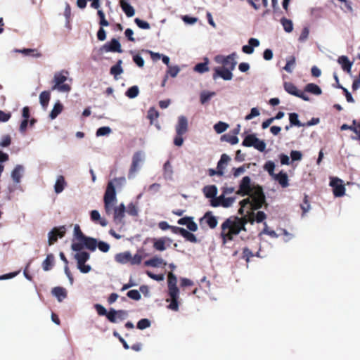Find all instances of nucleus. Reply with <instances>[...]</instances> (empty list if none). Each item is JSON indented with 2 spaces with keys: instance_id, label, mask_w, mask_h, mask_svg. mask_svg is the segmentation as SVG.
Here are the masks:
<instances>
[{
  "instance_id": "nucleus-15",
  "label": "nucleus",
  "mask_w": 360,
  "mask_h": 360,
  "mask_svg": "<svg viewBox=\"0 0 360 360\" xmlns=\"http://www.w3.org/2000/svg\"><path fill=\"white\" fill-rule=\"evenodd\" d=\"M330 185L333 187V194L335 197H342L345 195V187L341 179L338 178L333 179Z\"/></svg>"
},
{
  "instance_id": "nucleus-53",
  "label": "nucleus",
  "mask_w": 360,
  "mask_h": 360,
  "mask_svg": "<svg viewBox=\"0 0 360 360\" xmlns=\"http://www.w3.org/2000/svg\"><path fill=\"white\" fill-rule=\"evenodd\" d=\"M164 175L167 179H172V169L169 161H167L164 165Z\"/></svg>"
},
{
  "instance_id": "nucleus-52",
  "label": "nucleus",
  "mask_w": 360,
  "mask_h": 360,
  "mask_svg": "<svg viewBox=\"0 0 360 360\" xmlns=\"http://www.w3.org/2000/svg\"><path fill=\"white\" fill-rule=\"evenodd\" d=\"M259 152H264L266 149V143L263 140L259 139L257 137L255 142V145L252 146Z\"/></svg>"
},
{
  "instance_id": "nucleus-61",
  "label": "nucleus",
  "mask_w": 360,
  "mask_h": 360,
  "mask_svg": "<svg viewBox=\"0 0 360 360\" xmlns=\"http://www.w3.org/2000/svg\"><path fill=\"white\" fill-rule=\"evenodd\" d=\"M254 256L252 250L248 248L245 247L243 249V258L245 259L247 262H249L250 259Z\"/></svg>"
},
{
  "instance_id": "nucleus-56",
  "label": "nucleus",
  "mask_w": 360,
  "mask_h": 360,
  "mask_svg": "<svg viewBox=\"0 0 360 360\" xmlns=\"http://www.w3.org/2000/svg\"><path fill=\"white\" fill-rule=\"evenodd\" d=\"M150 326V321L148 319H142L137 323V328L140 330H144Z\"/></svg>"
},
{
  "instance_id": "nucleus-9",
  "label": "nucleus",
  "mask_w": 360,
  "mask_h": 360,
  "mask_svg": "<svg viewBox=\"0 0 360 360\" xmlns=\"http://www.w3.org/2000/svg\"><path fill=\"white\" fill-rule=\"evenodd\" d=\"M99 51L101 53L108 52L122 53V50L120 41L117 39H112L110 41L107 42L102 46L100 48Z\"/></svg>"
},
{
  "instance_id": "nucleus-5",
  "label": "nucleus",
  "mask_w": 360,
  "mask_h": 360,
  "mask_svg": "<svg viewBox=\"0 0 360 360\" xmlns=\"http://www.w3.org/2000/svg\"><path fill=\"white\" fill-rule=\"evenodd\" d=\"M251 198V210H257L262 207L264 205L266 207L267 204L265 200V195L263 191V188L260 186H253L252 192L250 193Z\"/></svg>"
},
{
  "instance_id": "nucleus-26",
  "label": "nucleus",
  "mask_w": 360,
  "mask_h": 360,
  "mask_svg": "<svg viewBox=\"0 0 360 360\" xmlns=\"http://www.w3.org/2000/svg\"><path fill=\"white\" fill-rule=\"evenodd\" d=\"M248 44L242 47V51L247 54H251L254 51V47H257L259 45V41L255 38H250Z\"/></svg>"
},
{
  "instance_id": "nucleus-13",
  "label": "nucleus",
  "mask_w": 360,
  "mask_h": 360,
  "mask_svg": "<svg viewBox=\"0 0 360 360\" xmlns=\"http://www.w3.org/2000/svg\"><path fill=\"white\" fill-rule=\"evenodd\" d=\"M127 184V179L124 176L116 177L108 181L105 191L116 193V188H122Z\"/></svg>"
},
{
  "instance_id": "nucleus-8",
  "label": "nucleus",
  "mask_w": 360,
  "mask_h": 360,
  "mask_svg": "<svg viewBox=\"0 0 360 360\" xmlns=\"http://www.w3.org/2000/svg\"><path fill=\"white\" fill-rule=\"evenodd\" d=\"M235 199L236 198L233 197L225 198V195L222 194L218 197L215 196L214 198L211 199L210 205L214 207L219 206H222L223 207H229L234 202Z\"/></svg>"
},
{
  "instance_id": "nucleus-35",
  "label": "nucleus",
  "mask_w": 360,
  "mask_h": 360,
  "mask_svg": "<svg viewBox=\"0 0 360 360\" xmlns=\"http://www.w3.org/2000/svg\"><path fill=\"white\" fill-rule=\"evenodd\" d=\"M191 232L192 231H189L181 228V236L184 237L187 241H189L193 243H196L199 242L196 236Z\"/></svg>"
},
{
  "instance_id": "nucleus-39",
  "label": "nucleus",
  "mask_w": 360,
  "mask_h": 360,
  "mask_svg": "<svg viewBox=\"0 0 360 360\" xmlns=\"http://www.w3.org/2000/svg\"><path fill=\"white\" fill-rule=\"evenodd\" d=\"M121 8L127 17L131 18L134 15L135 10L128 2H123Z\"/></svg>"
},
{
  "instance_id": "nucleus-41",
  "label": "nucleus",
  "mask_w": 360,
  "mask_h": 360,
  "mask_svg": "<svg viewBox=\"0 0 360 360\" xmlns=\"http://www.w3.org/2000/svg\"><path fill=\"white\" fill-rule=\"evenodd\" d=\"M257 136L255 134H249L245 137L242 145L245 147H252L255 145Z\"/></svg>"
},
{
  "instance_id": "nucleus-42",
  "label": "nucleus",
  "mask_w": 360,
  "mask_h": 360,
  "mask_svg": "<svg viewBox=\"0 0 360 360\" xmlns=\"http://www.w3.org/2000/svg\"><path fill=\"white\" fill-rule=\"evenodd\" d=\"M158 226L160 229L165 231L167 229H171L172 232L174 233H177L180 232V228L176 226H170L167 221H160L158 224Z\"/></svg>"
},
{
  "instance_id": "nucleus-23",
  "label": "nucleus",
  "mask_w": 360,
  "mask_h": 360,
  "mask_svg": "<svg viewBox=\"0 0 360 360\" xmlns=\"http://www.w3.org/2000/svg\"><path fill=\"white\" fill-rule=\"evenodd\" d=\"M181 225H184L188 229V231L195 232L198 230V225L193 221V217H185L181 218Z\"/></svg>"
},
{
  "instance_id": "nucleus-60",
  "label": "nucleus",
  "mask_w": 360,
  "mask_h": 360,
  "mask_svg": "<svg viewBox=\"0 0 360 360\" xmlns=\"http://www.w3.org/2000/svg\"><path fill=\"white\" fill-rule=\"evenodd\" d=\"M214 92H202L200 94V102L202 104L207 103L213 96Z\"/></svg>"
},
{
  "instance_id": "nucleus-38",
  "label": "nucleus",
  "mask_w": 360,
  "mask_h": 360,
  "mask_svg": "<svg viewBox=\"0 0 360 360\" xmlns=\"http://www.w3.org/2000/svg\"><path fill=\"white\" fill-rule=\"evenodd\" d=\"M54 257L52 254H49L46 256V259L42 263V268L45 271H49L53 264Z\"/></svg>"
},
{
  "instance_id": "nucleus-51",
  "label": "nucleus",
  "mask_w": 360,
  "mask_h": 360,
  "mask_svg": "<svg viewBox=\"0 0 360 360\" xmlns=\"http://www.w3.org/2000/svg\"><path fill=\"white\" fill-rule=\"evenodd\" d=\"M112 132L110 127H102L97 129L96 136H103L109 135Z\"/></svg>"
},
{
  "instance_id": "nucleus-54",
  "label": "nucleus",
  "mask_w": 360,
  "mask_h": 360,
  "mask_svg": "<svg viewBox=\"0 0 360 360\" xmlns=\"http://www.w3.org/2000/svg\"><path fill=\"white\" fill-rule=\"evenodd\" d=\"M127 212L129 215L137 216L139 213L137 206L133 202H130L127 207Z\"/></svg>"
},
{
  "instance_id": "nucleus-22",
  "label": "nucleus",
  "mask_w": 360,
  "mask_h": 360,
  "mask_svg": "<svg viewBox=\"0 0 360 360\" xmlns=\"http://www.w3.org/2000/svg\"><path fill=\"white\" fill-rule=\"evenodd\" d=\"M122 60H119L115 65L110 68V72L114 77L115 80L120 79V76L123 73L124 70L122 67Z\"/></svg>"
},
{
  "instance_id": "nucleus-7",
  "label": "nucleus",
  "mask_w": 360,
  "mask_h": 360,
  "mask_svg": "<svg viewBox=\"0 0 360 360\" xmlns=\"http://www.w3.org/2000/svg\"><path fill=\"white\" fill-rule=\"evenodd\" d=\"M237 58L236 53L233 52L227 56H217L215 58L216 62L223 65L222 68H226L228 69L234 70L237 62L236 60Z\"/></svg>"
},
{
  "instance_id": "nucleus-36",
  "label": "nucleus",
  "mask_w": 360,
  "mask_h": 360,
  "mask_svg": "<svg viewBox=\"0 0 360 360\" xmlns=\"http://www.w3.org/2000/svg\"><path fill=\"white\" fill-rule=\"evenodd\" d=\"M304 90L314 95H320L322 92L321 88L314 83L307 84L305 86Z\"/></svg>"
},
{
  "instance_id": "nucleus-63",
  "label": "nucleus",
  "mask_w": 360,
  "mask_h": 360,
  "mask_svg": "<svg viewBox=\"0 0 360 360\" xmlns=\"http://www.w3.org/2000/svg\"><path fill=\"white\" fill-rule=\"evenodd\" d=\"M127 296L134 300H139L141 297L140 292L137 290H129L127 292Z\"/></svg>"
},
{
  "instance_id": "nucleus-57",
  "label": "nucleus",
  "mask_w": 360,
  "mask_h": 360,
  "mask_svg": "<svg viewBox=\"0 0 360 360\" xmlns=\"http://www.w3.org/2000/svg\"><path fill=\"white\" fill-rule=\"evenodd\" d=\"M134 22L141 29L149 30L150 28V24L148 22L142 20L139 18H135Z\"/></svg>"
},
{
  "instance_id": "nucleus-17",
  "label": "nucleus",
  "mask_w": 360,
  "mask_h": 360,
  "mask_svg": "<svg viewBox=\"0 0 360 360\" xmlns=\"http://www.w3.org/2000/svg\"><path fill=\"white\" fill-rule=\"evenodd\" d=\"M233 70L228 69L226 68H216L214 73L213 74V79L215 80L218 77L224 80H231L233 78L232 71Z\"/></svg>"
},
{
  "instance_id": "nucleus-46",
  "label": "nucleus",
  "mask_w": 360,
  "mask_h": 360,
  "mask_svg": "<svg viewBox=\"0 0 360 360\" xmlns=\"http://www.w3.org/2000/svg\"><path fill=\"white\" fill-rule=\"evenodd\" d=\"M281 22L283 27L284 30L286 32H291L293 30V25L290 20H288L285 18H283L281 20Z\"/></svg>"
},
{
  "instance_id": "nucleus-44",
  "label": "nucleus",
  "mask_w": 360,
  "mask_h": 360,
  "mask_svg": "<svg viewBox=\"0 0 360 360\" xmlns=\"http://www.w3.org/2000/svg\"><path fill=\"white\" fill-rule=\"evenodd\" d=\"M71 15V8L68 3H65V11H64V16L65 18V27L68 29H70V19Z\"/></svg>"
},
{
  "instance_id": "nucleus-10",
  "label": "nucleus",
  "mask_w": 360,
  "mask_h": 360,
  "mask_svg": "<svg viewBox=\"0 0 360 360\" xmlns=\"http://www.w3.org/2000/svg\"><path fill=\"white\" fill-rule=\"evenodd\" d=\"M66 228L64 226L55 227L48 233L49 245H52L57 241L58 238H61L65 236Z\"/></svg>"
},
{
  "instance_id": "nucleus-21",
  "label": "nucleus",
  "mask_w": 360,
  "mask_h": 360,
  "mask_svg": "<svg viewBox=\"0 0 360 360\" xmlns=\"http://www.w3.org/2000/svg\"><path fill=\"white\" fill-rule=\"evenodd\" d=\"M51 293L59 302H61L67 297V290L63 287L58 286L53 288Z\"/></svg>"
},
{
  "instance_id": "nucleus-37",
  "label": "nucleus",
  "mask_w": 360,
  "mask_h": 360,
  "mask_svg": "<svg viewBox=\"0 0 360 360\" xmlns=\"http://www.w3.org/2000/svg\"><path fill=\"white\" fill-rule=\"evenodd\" d=\"M144 264L148 266L158 267L162 264H165L164 260L160 257H153L151 259L147 260Z\"/></svg>"
},
{
  "instance_id": "nucleus-25",
  "label": "nucleus",
  "mask_w": 360,
  "mask_h": 360,
  "mask_svg": "<svg viewBox=\"0 0 360 360\" xmlns=\"http://www.w3.org/2000/svg\"><path fill=\"white\" fill-rule=\"evenodd\" d=\"M51 98V93L49 91H44L41 92L39 96V103L44 110H46Z\"/></svg>"
},
{
  "instance_id": "nucleus-4",
  "label": "nucleus",
  "mask_w": 360,
  "mask_h": 360,
  "mask_svg": "<svg viewBox=\"0 0 360 360\" xmlns=\"http://www.w3.org/2000/svg\"><path fill=\"white\" fill-rule=\"evenodd\" d=\"M146 160V153L143 150L136 151L132 156L131 163L128 172L127 177L129 179H133L136 176L137 173L141 169Z\"/></svg>"
},
{
  "instance_id": "nucleus-24",
  "label": "nucleus",
  "mask_w": 360,
  "mask_h": 360,
  "mask_svg": "<svg viewBox=\"0 0 360 360\" xmlns=\"http://www.w3.org/2000/svg\"><path fill=\"white\" fill-rule=\"evenodd\" d=\"M338 63L341 65L342 69L347 73L351 72L352 63L349 61L346 56H341L338 58Z\"/></svg>"
},
{
  "instance_id": "nucleus-11",
  "label": "nucleus",
  "mask_w": 360,
  "mask_h": 360,
  "mask_svg": "<svg viewBox=\"0 0 360 360\" xmlns=\"http://www.w3.org/2000/svg\"><path fill=\"white\" fill-rule=\"evenodd\" d=\"M253 187H251V179L248 176H244L239 185V189L236 191V194L245 196L252 192Z\"/></svg>"
},
{
  "instance_id": "nucleus-47",
  "label": "nucleus",
  "mask_w": 360,
  "mask_h": 360,
  "mask_svg": "<svg viewBox=\"0 0 360 360\" xmlns=\"http://www.w3.org/2000/svg\"><path fill=\"white\" fill-rule=\"evenodd\" d=\"M221 140L230 143L231 145L236 144L238 142V138L236 136L230 134H224L221 137Z\"/></svg>"
},
{
  "instance_id": "nucleus-19",
  "label": "nucleus",
  "mask_w": 360,
  "mask_h": 360,
  "mask_svg": "<svg viewBox=\"0 0 360 360\" xmlns=\"http://www.w3.org/2000/svg\"><path fill=\"white\" fill-rule=\"evenodd\" d=\"M25 172V168L21 165H17L14 169L12 170L11 176L15 184H19L20 182L21 178L23 176Z\"/></svg>"
},
{
  "instance_id": "nucleus-2",
  "label": "nucleus",
  "mask_w": 360,
  "mask_h": 360,
  "mask_svg": "<svg viewBox=\"0 0 360 360\" xmlns=\"http://www.w3.org/2000/svg\"><path fill=\"white\" fill-rule=\"evenodd\" d=\"M104 210L106 215L113 216V220L116 224H123V219L125 215L126 207L123 202L117 205V193L105 191L103 196Z\"/></svg>"
},
{
  "instance_id": "nucleus-45",
  "label": "nucleus",
  "mask_w": 360,
  "mask_h": 360,
  "mask_svg": "<svg viewBox=\"0 0 360 360\" xmlns=\"http://www.w3.org/2000/svg\"><path fill=\"white\" fill-rule=\"evenodd\" d=\"M178 295H176L174 297H170V299H167L166 302H169V304L167 306V308L172 311H178L179 309V304L177 302Z\"/></svg>"
},
{
  "instance_id": "nucleus-33",
  "label": "nucleus",
  "mask_w": 360,
  "mask_h": 360,
  "mask_svg": "<svg viewBox=\"0 0 360 360\" xmlns=\"http://www.w3.org/2000/svg\"><path fill=\"white\" fill-rule=\"evenodd\" d=\"M209 60L207 58H205L203 63H198L193 68L195 72L202 74L209 71L208 67Z\"/></svg>"
},
{
  "instance_id": "nucleus-43",
  "label": "nucleus",
  "mask_w": 360,
  "mask_h": 360,
  "mask_svg": "<svg viewBox=\"0 0 360 360\" xmlns=\"http://www.w3.org/2000/svg\"><path fill=\"white\" fill-rule=\"evenodd\" d=\"M300 208L302 210V216H304L305 214L311 209L310 203L308 199V195L304 194L302 203L300 204Z\"/></svg>"
},
{
  "instance_id": "nucleus-28",
  "label": "nucleus",
  "mask_w": 360,
  "mask_h": 360,
  "mask_svg": "<svg viewBox=\"0 0 360 360\" xmlns=\"http://www.w3.org/2000/svg\"><path fill=\"white\" fill-rule=\"evenodd\" d=\"M274 178L283 188L288 186V177L285 172L281 171L278 174H275Z\"/></svg>"
},
{
  "instance_id": "nucleus-64",
  "label": "nucleus",
  "mask_w": 360,
  "mask_h": 360,
  "mask_svg": "<svg viewBox=\"0 0 360 360\" xmlns=\"http://www.w3.org/2000/svg\"><path fill=\"white\" fill-rule=\"evenodd\" d=\"M85 236L81 231L80 228L78 225H75L74 227V238L73 239H84Z\"/></svg>"
},
{
  "instance_id": "nucleus-16",
  "label": "nucleus",
  "mask_w": 360,
  "mask_h": 360,
  "mask_svg": "<svg viewBox=\"0 0 360 360\" xmlns=\"http://www.w3.org/2000/svg\"><path fill=\"white\" fill-rule=\"evenodd\" d=\"M177 278L172 274L169 273L168 274V293L170 297H174L179 295V289L176 286Z\"/></svg>"
},
{
  "instance_id": "nucleus-30",
  "label": "nucleus",
  "mask_w": 360,
  "mask_h": 360,
  "mask_svg": "<svg viewBox=\"0 0 360 360\" xmlns=\"http://www.w3.org/2000/svg\"><path fill=\"white\" fill-rule=\"evenodd\" d=\"M84 240V239H73L71 245L72 250L75 252V253L86 252V251L83 250L84 248H85Z\"/></svg>"
},
{
  "instance_id": "nucleus-50",
  "label": "nucleus",
  "mask_w": 360,
  "mask_h": 360,
  "mask_svg": "<svg viewBox=\"0 0 360 360\" xmlns=\"http://www.w3.org/2000/svg\"><path fill=\"white\" fill-rule=\"evenodd\" d=\"M295 58L294 56H291L288 60H287V63L285 65V67L283 68V69L290 73L292 72V68L293 67L295 66Z\"/></svg>"
},
{
  "instance_id": "nucleus-12",
  "label": "nucleus",
  "mask_w": 360,
  "mask_h": 360,
  "mask_svg": "<svg viewBox=\"0 0 360 360\" xmlns=\"http://www.w3.org/2000/svg\"><path fill=\"white\" fill-rule=\"evenodd\" d=\"M284 89L290 94L308 101L309 97L302 91L297 89V86L292 82H285L283 84Z\"/></svg>"
},
{
  "instance_id": "nucleus-32",
  "label": "nucleus",
  "mask_w": 360,
  "mask_h": 360,
  "mask_svg": "<svg viewBox=\"0 0 360 360\" xmlns=\"http://www.w3.org/2000/svg\"><path fill=\"white\" fill-rule=\"evenodd\" d=\"M203 193L206 198L213 199L217 193V188L214 185L206 186L203 188Z\"/></svg>"
},
{
  "instance_id": "nucleus-18",
  "label": "nucleus",
  "mask_w": 360,
  "mask_h": 360,
  "mask_svg": "<svg viewBox=\"0 0 360 360\" xmlns=\"http://www.w3.org/2000/svg\"><path fill=\"white\" fill-rule=\"evenodd\" d=\"M205 223L210 229H213L217 226V219L212 214L211 211L205 212L204 216L200 219V224Z\"/></svg>"
},
{
  "instance_id": "nucleus-55",
  "label": "nucleus",
  "mask_w": 360,
  "mask_h": 360,
  "mask_svg": "<svg viewBox=\"0 0 360 360\" xmlns=\"http://www.w3.org/2000/svg\"><path fill=\"white\" fill-rule=\"evenodd\" d=\"M246 168H249V165H243L238 168H233L232 173L234 177H238L241 174L244 173Z\"/></svg>"
},
{
  "instance_id": "nucleus-3",
  "label": "nucleus",
  "mask_w": 360,
  "mask_h": 360,
  "mask_svg": "<svg viewBox=\"0 0 360 360\" xmlns=\"http://www.w3.org/2000/svg\"><path fill=\"white\" fill-rule=\"evenodd\" d=\"M72 78L70 77V72L66 70H61L54 73L52 79V91H56L60 94H69L72 91Z\"/></svg>"
},
{
  "instance_id": "nucleus-6",
  "label": "nucleus",
  "mask_w": 360,
  "mask_h": 360,
  "mask_svg": "<svg viewBox=\"0 0 360 360\" xmlns=\"http://www.w3.org/2000/svg\"><path fill=\"white\" fill-rule=\"evenodd\" d=\"M74 258L77 262V268L82 274H88L91 271V266L86 264L90 259L89 252L75 253Z\"/></svg>"
},
{
  "instance_id": "nucleus-31",
  "label": "nucleus",
  "mask_w": 360,
  "mask_h": 360,
  "mask_svg": "<svg viewBox=\"0 0 360 360\" xmlns=\"http://www.w3.org/2000/svg\"><path fill=\"white\" fill-rule=\"evenodd\" d=\"M63 109V105L61 104V103L59 101H57L49 114V117L51 120L56 119L59 114L61 113Z\"/></svg>"
},
{
  "instance_id": "nucleus-1",
  "label": "nucleus",
  "mask_w": 360,
  "mask_h": 360,
  "mask_svg": "<svg viewBox=\"0 0 360 360\" xmlns=\"http://www.w3.org/2000/svg\"><path fill=\"white\" fill-rule=\"evenodd\" d=\"M255 210H249L246 214L241 217L231 216L227 218L221 225L220 238L222 243L225 245L228 241H232L233 237L239 234L241 231H246L245 225L249 222L253 224L256 222Z\"/></svg>"
},
{
  "instance_id": "nucleus-29",
  "label": "nucleus",
  "mask_w": 360,
  "mask_h": 360,
  "mask_svg": "<svg viewBox=\"0 0 360 360\" xmlns=\"http://www.w3.org/2000/svg\"><path fill=\"white\" fill-rule=\"evenodd\" d=\"M66 186V182L65 181V178L60 175L57 176L55 185H54V191L56 193L59 194L62 193Z\"/></svg>"
},
{
  "instance_id": "nucleus-34",
  "label": "nucleus",
  "mask_w": 360,
  "mask_h": 360,
  "mask_svg": "<svg viewBox=\"0 0 360 360\" xmlns=\"http://www.w3.org/2000/svg\"><path fill=\"white\" fill-rule=\"evenodd\" d=\"M84 240V245L86 249H88L92 252H94L96 250L97 243H98L96 239H95L94 238L85 236Z\"/></svg>"
},
{
  "instance_id": "nucleus-62",
  "label": "nucleus",
  "mask_w": 360,
  "mask_h": 360,
  "mask_svg": "<svg viewBox=\"0 0 360 360\" xmlns=\"http://www.w3.org/2000/svg\"><path fill=\"white\" fill-rule=\"evenodd\" d=\"M97 248L102 252H108L110 250V245L104 241L98 242Z\"/></svg>"
},
{
  "instance_id": "nucleus-58",
  "label": "nucleus",
  "mask_w": 360,
  "mask_h": 360,
  "mask_svg": "<svg viewBox=\"0 0 360 360\" xmlns=\"http://www.w3.org/2000/svg\"><path fill=\"white\" fill-rule=\"evenodd\" d=\"M264 168L265 170H266L268 172V173L269 174V175L271 176H274L275 174L274 173V168H275V165H274V162H272V161H267L264 166Z\"/></svg>"
},
{
  "instance_id": "nucleus-40",
  "label": "nucleus",
  "mask_w": 360,
  "mask_h": 360,
  "mask_svg": "<svg viewBox=\"0 0 360 360\" xmlns=\"http://www.w3.org/2000/svg\"><path fill=\"white\" fill-rule=\"evenodd\" d=\"M289 121L290 123V126H296L298 127H304L305 124H302L298 120V115L295 112H292L289 114Z\"/></svg>"
},
{
  "instance_id": "nucleus-20",
  "label": "nucleus",
  "mask_w": 360,
  "mask_h": 360,
  "mask_svg": "<svg viewBox=\"0 0 360 360\" xmlns=\"http://www.w3.org/2000/svg\"><path fill=\"white\" fill-rule=\"evenodd\" d=\"M130 259H131V254L129 251L120 252L115 255V262L121 264L130 262Z\"/></svg>"
},
{
  "instance_id": "nucleus-59",
  "label": "nucleus",
  "mask_w": 360,
  "mask_h": 360,
  "mask_svg": "<svg viewBox=\"0 0 360 360\" xmlns=\"http://www.w3.org/2000/svg\"><path fill=\"white\" fill-rule=\"evenodd\" d=\"M158 116L159 113L155 109L150 108L148 110V117L150 119L151 124H154V120H155L158 117Z\"/></svg>"
},
{
  "instance_id": "nucleus-14",
  "label": "nucleus",
  "mask_w": 360,
  "mask_h": 360,
  "mask_svg": "<svg viewBox=\"0 0 360 360\" xmlns=\"http://www.w3.org/2000/svg\"><path fill=\"white\" fill-rule=\"evenodd\" d=\"M128 316V312L125 310H115L110 309L107 314L108 319L112 323L124 320Z\"/></svg>"
},
{
  "instance_id": "nucleus-49",
  "label": "nucleus",
  "mask_w": 360,
  "mask_h": 360,
  "mask_svg": "<svg viewBox=\"0 0 360 360\" xmlns=\"http://www.w3.org/2000/svg\"><path fill=\"white\" fill-rule=\"evenodd\" d=\"M229 127V125L223 122H219L217 124H214V129L215 131L218 134H221L224 131H225L227 128Z\"/></svg>"
},
{
  "instance_id": "nucleus-48",
  "label": "nucleus",
  "mask_w": 360,
  "mask_h": 360,
  "mask_svg": "<svg viewBox=\"0 0 360 360\" xmlns=\"http://www.w3.org/2000/svg\"><path fill=\"white\" fill-rule=\"evenodd\" d=\"M139 93V89L137 86L130 87L125 93V95L129 98H136Z\"/></svg>"
},
{
  "instance_id": "nucleus-27",
  "label": "nucleus",
  "mask_w": 360,
  "mask_h": 360,
  "mask_svg": "<svg viewBox=\"0 0 360 360\" xmlns=\"http://www.w3.org/2000/svg\"><path fill=\"white\" fill-rule=\"evenodd\" d=\"M91 219L94 222L98 223L101 226L105 227L108 225V221L105 219L102 218L98 211L92 210L90 213Z\"/></svg>"
}]
</instances>
